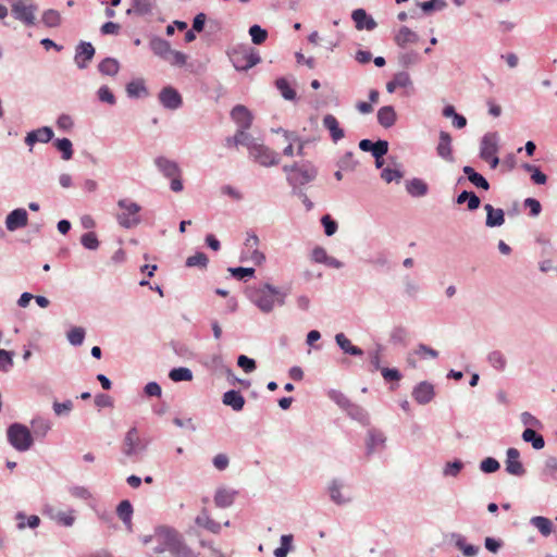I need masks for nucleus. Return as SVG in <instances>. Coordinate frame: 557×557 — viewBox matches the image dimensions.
Instances as JSON below:
<instances>
[{
	"label": "nucleus",
	"mask_w": 557,
	"mask_h": 557,
	"mask_svg": "<svg viewBox=\"0 0 557 557\" xmlns=\"http://www.w3.org/2000/svg\"><path fill=\"white\" fill-rule=\"evenodd\" d=\"M245 296L262 313H271L275 305L282 307L286 302L288 290H284L268 282H259L245 288Z\"/></svg>",
	"instance_id": "obj_1"
},
{
	"label": "nucleus",
	"mask_w": 557,
	"mask_h": 557,
	"mask_svg": "<svg viewBox=\"0 0 557 557\" xmlns=\"http://www.w3.org/2000/svg\"><path fill=\"white\" fill-rule=\"evenodd\" d=\"M153 536L158 541V545L153 547L154 554L168 550L173 557H178L181 554L189 553V546L185 543L183 535L172 527H157Z\"/></svg>",
	"instance_id": "obj_2"
},
{
	"label": "nucleus",
	"mask_w": 557,
	"mask_h": 557,
	"mask_svg": "<svg viewBox=\"0 0 557 557\" xmlns=\"http://www.w3.org/2000/svg\"><path fill=\"white\" fill-rule=\"evenodd\" d=\"M282 170L287 174L286 181L292 190L301 189V186L309 184L318 176V169L308 160L286 164Z\"/></svg>",
	"instance_id": "obj_3"
},
{
	"label": "nucleus",
	"mask_w": 557,
	"mask_h": 557,
	"mask_svg": "<svg viewBox=\"0 0 557 557\" xmlns=\"http://www.w3.org/2000/svg\"><path fill=\"white\" fill-rule=\"evenodd\" d=\"M230 61L238 72H247L261 62L259 52L251 47L238 46L228 52Z\"/></svg>",
	"instance_id": "obj_4"
},
{
	"label": "nucleus",
	"mask_w": 557,
	"mask_h": 557,
	"mask_svg": "<svg viewBox=\"0 0 557 557\" xmlns=\"http://www.w3.org/2000/svg\"><path fill=\"white\" fill-rule=\"evenodd\" d=\"M9 444L17 451H26L34 444L32 431L23 423L13 422L7 429Z\"/></svg>",
	"instance_id": "obj_5"
},
{
	"label": "nucleus",
	"mask_w": 557,
	"mask_h": 557,
	"mask_svg": "<svg viewBox=\"0 0 557 557\" xmlns=\"http://www.w3.org/2000/svg\"><path fill=\"white\" fill-rule=\"evenodd\" d=\"M38 4L34 0H15L11 4V14L26 27L37 25L36 13Z\"/></svg>",
	"instance_id": "obj_6"
},
{
	"label": "nucleus",
	"mask_w": 557,
	"mask_h": 557,
	"mask_svg": "<svg viewBox=\"0 0 557 557\" xmlns=\"http://www.w3.org/2000/svg\"><path fill=\"white\" fill-rule=\"evenodd\" d=\"M117 206L123 210L116 215V220L122 227L133 228L141 222L139 215L141 207L137 202L124 198L117 201Z\"/></svg>",
	"instance_id": "obj_7"
},
{
	"label": "nucleus",
	"mask_w": 557,
	"mask_h": 557,
	"mask_svg": "<svg viewBox=\"0 0 557 557\" xmlns=\"http://www.w3.org/2000/svg\"><path fill=\"white\" fill-rule=\"evenodd\" d=\"M249 156L255 162L262 166H273L280 163V156L277 152L269 148L263 144L255 141L253 146L250 147Z\"/></svg>",
	"instance_id": "obj_8"
},
{
	"label": "nucleus",
	"mask_w": 557,
	"mask_h": 557,
	"mask_svg": "<svg viewBox=\"0 0 557 557\" xmlns=\"http://www.w3.org/2000/svg\"><path fill=\"white\" fill-rule=\"evenodd\" d=\"M159 101L168 110H177L183 106L182 95L173 86H165L159 92Z\"/></svg>",
	"instance_id": "obj_9"
},
{
	"label": "nucleus",
	"mask_w": 557,
	"mask_h": 557,
	"mask_svg": "<svg viewBox=\"0 0 557 557\" xmlns=\"http://www.w3.org/2000/svg\"><path fill=\"white\" fill-rule=\"evenodd\" d=\"M506 472L513 476H523L527 470L520 460V451L515 447H509L506 450Z\"/></svg>",
	"instance_id": "obj_10"
},
{
	"label": "nucleus",
	"mask_w": 557,
	"mask_h": 557,
	"mask_svg": "<svg viewBox=\"0 0 557 557\" xmlns=\"http://www.w3.org/2000/svg\"><path fill=\"white\" fill-rule=\"evenodd\" d=\"M434 385L429 381H422L416 384L412 388L411 396L418 405H428L435 397Z\"/></svg>",
	"instance_id": "obj_11"
},
{
	"label": "nucleus",
	"mask_w": 557,
	"mask_h": 557,
	"mask_svg": "<svg viewBox=\"0 0 557 557\" xmlns=\"http://www.w3.org/2000/svg\"><path fill=\"white\" fill-rule=\"evenodd\" d=\"M96 53L95 47L89 41H79L75 49L74 61L79 70L88 66V63L94 59Z\"/></svg>",
	"instance_id": "obj_12"
},
{
	"label": "nucleus",
	"mask_w": 557,
	"mask_h": 557,
	"mask_svg": "<svg viewBox=\"0 0 557 557\" xmlns=\"http://www.w3.org/2000/svg\"><path fill=\"white\" fill-rule=\"evenodd\" d=\"M231 119L236 123L238 129L247 131L251 127L253 116L251 111L244 104H236L231 110Z\"/></svg>",
	"instance_id": "obj_13"
},
{
	"label": "nucleus",
	"mask_w": 557,
	"mask_h": 557,
	"mask_svg": "<svg viewBox=\"0 0 557 557\" xmlns=\"http://www.w3.org/2000/svg\"><path fill=\"white\" fill-rule=\"evenodd\" d=\"M28 224V213L24 208H16L8 213L5 227L9 232H15Z\"/></svg>",
	"instance_id": "obj_14"
},
{
	"label": "nucleus",
	"mask_w": 557,
	"mask_h": 557,
	"mask_svg": "<svg viewBox=\"0 0 557 557\" xmlns=\"http://www.w3.org/2000/svg\"><path fill=\"white\" fill-rule=\"evenodd\" d=\"M54 137L53 129L50 126H42L28 132L25 136V144L30 148L37 143L47 144Z\"/></svg>",
	"instance_id": "obj_15"
},
{
	"label": "nucleus",
	"mask_w": 557,
	"mask_h": 557,
	"mask_svg": "<svg viewBox=\"0 0 557 557\" xmlns=\"http://www.w3.org/2000/svg\"><path fill=\"white\" fill-rule=\"evenodd\" d=\"M144 448L145 446H140V440L137 428H131L127 431L123 441V454L127 457H132L138 451V449Z\"/></svg>",
	"instance_id": "obj_16"
},
{
	"label": "nucleus",
	"mask_w": 557,
	"mask_h": 557,
	"mask_svg": "<svg viewBox=\"0 0 557 557\" xmlns=\"http://www.w3.org/2000/svg\"><path fill=\"white\" fill-rule=\"evenodd\" d=\"M351 18L355 23V27L358 30H373L377 26V23L374 21V18L368 14L364 9L361 8L355 9L351 12Z\"/></svg>",
	"instance_id": "obj_17"
},
{
	"label": "nucleus",
	"mask_w": 557,
	"mask_h": 557,
	"mask_svg": "<svg viewBox=\"0 0 557 557\" xmlns=\"http://www.w3.org/2000/svg\"><path fill=\"white\" fill-rule=\"evenodd\" d=\"M154 164L157 169L165 176L166 178H172L173 176H181L182 171L177 162L170 160L163 156H159L154 159Z\"/></svg>",
	"instance_id": "obj_18"
},
{
	"label": "nucleus",
	"mask_w": 557,
	"mask_h": 557,
	"mask_svg": "<svg viewBox=\"0 0 557 557\" xmlns=\"http://www.w3.org/2000/svg\"><path fill=\"white\" fill-rule=\"evenodd\" d=\"M498 152V134L486 133L480 143V158L487 159V157Z\"/></svg>",
	"instance_id": "obj_19"
},
{
	"label": "nucleus",
	"mask_w": 557,
	"mask_h": 557,
	"mask_svg": "<svg viewBox=\"0 0 557 557\" xmlns=\"http://www.w3.org/2000/svg\"><path fill=\"white\" fill-rule=\"evenodd\" d=\"M436 152L438 157L442 159L453 162V148H451V136L446 131H441L438 136V144L436 147Z\"/></svg>",
	"instance_id": "obj_20"
},
{
	"label": "nucleus",
	"mask_w": 557,
	"mask_h": 557,
	"mask_svg": "<svg viewBox=\"0 0 557 557\" xmlns=\"http://www.w3.org/2000/svg\"><path fill=\"white\" fill-rule=\"evenodd\" d=\"M222 404L239 412L244 409L246 399L237 389H228L222 395Z\"/></svg>",
	"instance_id": "obj_21"
},
{
	"label": "nucleus",
	"mask_w": 557,
	"mask_h": 557,
	"mask_svg": "<svg viewBox=\"0 0 557 557\" xmlns=\"http://www.w3.org/2000/svg\"><path fill=\"white\" fill-rule=\"evenodd\" d=\"M149 48L154 55L163 60H169L170 53L172 52L170 41L159 36H152L150 38Z\"/></svg>",
	"instance_id": "obj_22"
},
{
	"label": "nucleus",
	"mask_w": 557,
	"mask_h": 557,
	"mask_svg": "<svg viewBox=\"0 0 557 557\" xmlns=\"http://www.w3.org/2000/svg\"><path fill=\"white\" fill-rule=\"evenodd\" d=\"M237 495V491L221 486L216 488L213 500L218 508H227L234 504Z\"/></svg>",
	"instance_id": "obj_23"
},
{
	"label": "nucleus",
	"mask_w": 557,
	"mask_h": 557,
	"mask_svg": "<svg viewBox=\"0 0 557 557\" xmlns=\"http://www.w3.org/2000/svg\"><path fill=\"white\" fill-rule=\"evenodd\" d=\"M450 539L465 557H475L479 554L480 547L469 544L462 534L453 532Z\"/></svg>",
	"instance_id": "obj_24"
},
{
	"label": "nucleus",
	"mask_w": 557,
	"mask_h": 557,
	"mask_svg": "<svg viewBox=\"0 0 557 557\" xmlns=\"http://www.w3.org/2000/svg\"><path fill=\"white\" fill-rule=\"evenodd\" d=\"M486 211L485 225L487 227H499L505 223V211L500 208H494L491 203L484 205Z\"/></svg>",
	"instance_id": "obj_25"
},
{
	"label": "nucleus",
	"mask_w": 557,
	"mask_h": 557,
	"mask_svg": "<svg viewBox=\"0 0 557 557\" xmlns=\"http://www.w3.org/2000/svg\"><path fill=\"white\" fill-rule=\"evenodd\" d=\"M156 0H132L131 8L126 10L127 15L145 16L152 14Z\"/></svg>",
	"instance_id": "obj_26"
},
{
	"label": "nucleus",
	"mask_w": 557,
	"mask_h": 557,
	"mask_svg": "<svg viewBox=\"0 0 557 557\" xmlns=\"http://www.w3.org/2000/svg\"><path fill=\"white\" fill-rule=\"evenodd\" d=\"M406 191L414 198L424 197L429 193V185L419 177H413L406 182Z\"/></svg>",
	"instance_id": "obj_27"
},
{
	"label": "nucleus",
	"mask_w": 557,
	"mask_h": 557,
	"mask_svg": "<svg viewBox=\"0 0 557 557\" xmlns=\"http://www.w3.org/2000/svg\"><path fill=\"white\" fill-rule=\"evenodd\" d=\"M323 126L330 132V136L334 143L345 137L344 129L339 126L337 119L332 114L323 117Z\"/></svg>",
	"instance_id": "obj_28"
},
{
	"label": "nucleus",
	"mask_w": 557,
	"mask_h": 557,
	"mask_svg": "<svg viewBox=\"0 0 557 557\" xmlns=\"http://www.w3.org/2000/svg\"><path fill=\"white\" fill-rule=\"evenodd\" d=\"M335 342H336L337 346L346 355L354 356V357H361L364 354L360 347L352 345L350 339L344 333L336 334Z\"/></svg>",
	"instance_id": "obj_29"
},
{
	"label": "nucleus",
	"mask_w": 557,
	"mask_h": 557,
	"mask_svg": "<svg viewBox=\"0 0 557 557\" xmlns=\"http://www.w3.org/2000/svg\"><path fill=\"white\" fill-rule=\"evenodd\" d=\"M377 123L384 128H391L397 121V114L393 106H384L377 111Z\"/></svg>",
	"instance_id": "obj_30"
},
{
	"label": "nucleus",
	"mask_w": 557,
	"mask_h": 557,
	"mask_svg": "<svg viewBox=\"0 0 557 557\" xmlns=\"http://www.w3.org/2000/svg\"><path fill=\"white\" fill-rule=\"evenodd\" d=\"M30 426L33 430V436L38 440H42L51 430V422L44 417L37 416L32 419Z\"/></svg>",
	"instance_id": "obj_31"
},
{
	"label": "nucleus",
	"mask_w": 557,
	"mask_h": 557,
	"mask_svg": "<svg viewBox=\"0 0 557 557\" xmlns=\"http://www.w3.org/2000/svg\"><path fill=\"white\" fill-rule=\"evenodd\" d=\"M462 172L467 176L468 181L476 188L483 190L490 189L488 181L481 173L476 172L472 166L465 165L462 168Z\"/></svg>",
	"instance_id": "obj_32"
},
{
	"label": "nucleus",
	"mask_w": 557,
	"mask_h": 557,
	"mask_svg": "<svg viewBox=\"0 0 557 557\" xmlns=\"http://www.w3.org/2000/svg\"><path fill=\"white\" fill-rule=\"evenodd\" d=\"M255 141V138L249 133H247V131L237 129L233 137L226 138L225 145L227 147L242 145L247 147L248 151H250V147L253 146Z\"/></svg>",
	"instance_id": "obj_33"
},
{
	"label": "nucleus",
	"mask_w": 557,
	"mask_h": 557,
	"mask_svg": "<svg viewBox=\"0 0 557 557\" xmlns=\"http://www.w3.org/2000/svg\"><path fill=\"white\" fill-rule=\"evenodd\" d=\"M395 44L400 47L405 48L408 44H416L419 40V36L417 33L411 30L407 26H401L398 30V33L394 37Z\"/></svg>",
	"instance_id": "obj_34"
},
{
	"label": "nucleus",
	"mask_w": 557,
	"mask_h": 557,
	"mask_svg": "<svg viewBox=\"0 0 557 557\" xmlns=\"http://www.w3.org/2000/svg\"><path fill=\"white\" fill-rule=\"evenodd\" d=\"M126 94L129 98H143L148 96V89L143 78H136L126 84Z\"/></svg>",
	"instance_id": "obj_35"
},
{
	"label": "nucleus",
	"mask_w": 557,
	"mask_h": 557,
	"mask_svg": "<svg viewBox=\"0 0 557 557\" xmlns=\"http://www.w3.org/2000/svg\"><path fill=\"white\" fill-rule=\"evenodd\" d=\"M385 436L382 432H379L374 429H370L368 431V437L366 441V454L370 456L374 453L377 446H383L385 443Z\"/></svg>",
	"instance_id": "obj_36"
},
{
	"label": "nucleus",
	"mask_w": 557,
	"mask_h": 557,
	"mask_svg": "<svg viewBox=\"0 0 557 557\" xmlns=\"http://www.w3.org/2000/svg\"><path fill=\"white\" fill-rule=\"evenodd\" d=\"M343 487V483L338 479H333L329 485V495L333 503L338 506L346 505L350 502L349 497H344L341 490Z\"/></svg>",
	"instance_id": "obj_37"
},
{
	"label": "nucleus",
	"mask_w": 557,
	"mask_h": 557,
	"mask_svg": "<svg viewBox=\"0 0 557 557\" xmlns=\"http://www.w3.org/2000/svg\"><path fill=\"white\" fill-rule=\"evenodd\" d=\"M411 85L412 81L410 78V75L407 72L401 71L396 73L393 76V78L389 82H387L386 89L389 94H393L398 87L406 88Z\"/></svg>",
	"instance_id": "obj_38"
},
{
	"label": "nucleus",
	"mask_w": 557,
	"mask_h": 557,
	"mask_svg": "<svg viewBox=\"0 0 557 557\" xmlns=\"http://www.w3.org/2000/svg\"><path fill=\"white\" fill-rule=\"evenodd\" d=\"M541 475L544 482L557 481V457L548 456L546 458Z\"/></svg>",
	"instance_id": "obj_39"
},
{
	"label": "nucleus",
	"mask_w": 557,
	"mask_h": 557,
	"mask_svg": "<svg viewBox=\"0 0 557 557\" xmlns=\"http://www.w3.org/2000/svg\"><path fill=\"white\" fill-rule=\"evenodd\" d=\"M521 438L525 443H530L535 450H540L545 447V440L542 434L531 428H525L521 434Z\"/></svg>",
	"instance_id": "obj_40"
},
{
	"label": "nucleus",
	"mask_w": 557,
	"mask_h": 557,
	"mask_svg": "<svg viewBox=\"0 0 557 557\" xmlns=\"http://www.w3.org/2000/svg\"><path fill=\"white\" fill-rule=\"evenodd\" d=\"M274 85L285 100L295 101L297 99V92L287 78L278 77L275 79Z\"/></svg>",
	"instance_id": "obj_41"
},
{
	"label": "nucleus",
	"mask_w": 557,
	"mask_h": 557,
	"mask_svg": "<svg viewBox=\"0 0 557 557\" xmlns=\"http://www.w3.org/2000/svg\"><path fill=\"white\" fill-rule=\"evenodd\" d=\"M530 524L539 530V532L547 537L554 532V525L550 519L543 516H534L530 519Z\"/></svg>",
	"instance_id": "obj_42"
},
{
	"label": "nucleus",
	"mask_w": 557,
	"mask_h": 557,
	"mask_svg": "<svg viewBox=\"0 0 557 557\" xmlns=\"http://www.w3.org/2000/svg\"><path fill=\"white\" fill-rule=\"evenodd\" d=\"M345 411L351 419L357 420L363 425H368L370 423V417L368 411L360 405L350 403Z\"/></svg>",
	"instance_id": "obj_43"
},
{
	"label": "nucleus",
	"mask_w": 557,
	"mask_h": 557,
	"mask_svg": "<svg viewBox=\"0 0 557 557\" xmlns=\"http://www.w3.org/2000/svg\"><path fill=\"white\" fill-rule=\"evenodd\" d=\"M134 508L128 499H123L116 506V515L126 527L132 525Z\"/></svg>",
	"instance_id": "obj_44"
},
{
	"label": "nucleus",
	"mask_w": 557,
	"mask_h": 557,
	"mask_svg": "<svg viewBox=\"0 0 557 557\" xmlns=\"http://www.w3.org/2000/svg\"><path fill=\"white\" fill-rule=\"evenodd\" d=\"M195 523L207 529L213 534H219L222 529L219 522L214 521L207 515L206 509L202 510V515L196 517Z\"/></svg>",
	"instance_id": "obj_45"
},
{
	"label": "nucleus",
	"mask_w": 557,
	"mask_h": 557,
	"mask_svg": "<svg viewBox=\"0 0 557 557\" xmlns=\"http://www.w3.org/2000/svg\"><path fill=\"white\" fill-rule=\"evenodd\" d=\"M41 23L48 28H57L62 24V16L54 9H47L41 14Z\"/></svg>",
	"instance_id": "obj_46"
},
{
	"label": "nucleus",
	"mask_w": 557,
	"mask_h": 557,
	"mask_svg": "<svg viewBox=\"0 0 557 557\" xmlns=\"http://www.w3.org/2000/svg\"><path fill=\"white\" fill-rule=\"evenodd\" d=\"M53 147L61 153V158L65 161L72 159L74 149L72 141L66 138H57L53 140Z\"/></svg>",
	"instance_id": "obj_47"
},
{
	"label": "nucleus",
	"mask_w": 557,
	"mask_h": 557,
	"mask_svg": "<svg viewBox=\"0 0 557 557\" xmlns=\"http://www.w3.org/2000/svg\"><path fill=\"white\" fill-rule=\"evenodd\" d=\"M98 71L102 75L115 76L120 71V62L114 58L107 57L98 64Z\"/></svg>",
	"instance_id": "obj_48"
},
{
	"label": "nucleus",
	"mask_w": 557,
	"mask_h": 557,
	"mask_svg": "<svg viewBox=\"0 0 557 557\" xmlns=\"http://www.w3.org/2000/svg\"><path fill=\"white\" fill-rule=\"evenodd\" d=\"M294 535L283 534L280 539V546L274 549L275 557H287L288 553L294 550Z\"/></svg>",
	"instance_id": "obj_49"
},
{
	"label": "nucleus",
	"mask_w": 557,
	"mask_h": 557,
	"mask_svg": "<svg viewBox=\"0 0 557 557\" xmlns=\"http://www.w3.org/2000/svg\"><path fill=\"white\" fill-rule=\"evenodd\" d=\"M169 377L171 381L177 383L189 382L193 380L194 375L190 369L186 367H177L170 370Z\"/></svg>",
	"instance_id": "obj_50"
},
{
	"label": "nucleus",
	"mask_w": 557,
	"mask_h": 557,
	"mask_svg": "<svg viewBox=\"0 0 557 557\" xmlns=\"http://www.w3.org/2000/svg\"><path fill=\"white\" fill-rule=\"evenodd\" d=\"M231 276L240 282H247L249 278L255 276L256 270L255 268H244V267H232L228 268Z\"/></svg>",
	"instance_id": "obj_51"
},
{
	"label": "nucleus",
	"mask_w": 557,
	"mask_h": 557,
	"mask_svg": "<svg viewBox=\"0 0 557 557\" xmlns=\"http://www.w3.org/2000/svg\"><path fill=\"white\" fill-rule=\"evenodd\" d=\"M381 374L387 383L396 384L391 385V391H395L398 387V382L403 379V373L397 368L384 367L381 369Z\"/></svg>",
	"instance_id": "obj_52"
},
{
	"label": "nucleus",
	"mask_w": 557,
	"mask_h": 557,
	"mask_svg": "<svg viewBox=\"0 0 557 557\" xmlns=\"http://www.w3.org/2000/svg\"><path fill=\"white\" fill-rule=\"evenodd\" d=\"M523 170L531 173V181L535 185H544L547 182V175L541 171V169L536 165L530 163L522 164Z\"/></svg>",
	"instance_id": "obj_53"
},
{
	"label": "nucleus",
	"mask_w": 557,
	"mask_h": 557,
	"mask_svg": "<svg viewBox=\"0 0 557 557\" xmlns=\"http://www.w3.org/2000/svg\"><path fill=\"white\" fill-rule=\"evenodd\" d=\"M208 263V256L202 251H197L195 255L189 256L185 261V265L187 268L197 267L199 269H207Z\"/></svg>",
	"instance_id": "obj_54"
},
{
	"label": "nucleus",
	"mask_w": 557,
	"mask_h": 557,
	"mask_svg": "<svg viewBox=\"0 0 557 557\" xmlns=\"http://www.w3.org/2000/svg\"><path fill=\"white\" fill-rule=\"evenodd\" d=\"M16 519L20 521L17 523L18 529H24L25 527L36 529L40 524V518L37 515L26 516L20 511L16 513Z\"/></svg>",
	"instance_id": "obj_55"
},
{
	"label": "nucleus",
	"mask_w": 557,
	"mask_h": 557,
	"mask_svg": "<svg viewBox=\"0 0 557 557\" xmlns=\"http://www.w3.org/2000/svg\"><path fill=\"white\" fill-rule=\"evenodd\" d=\"M248 33L251 37L252 44L255 45H262L269 37L268 30L258 24L251 25Z\"/></svg>",
	"instance_id": "obj_56"
},
{
	"label": "nucleus",
	"mask_w": 557,
	"mask_h": 557,
	"mask_svg": "<svg viewBox=\"0 0 557 557\" xmlns=\"http://www.w3.org/2000/svg\"><path fill=\"white\" fill-rule=\"evenodd\" d=\"M417 5L421 8L424 14H431L434 11H441L447 7L445 0H428L423 2H417Z\"/></svg>",
	"instance_id": "obj_57"
},
{
	"label": "nucleus",
	"mask_w": 557,
	"mask_h": 557,
	"mask_svg": "<svg viewBox=\"0 0 557 557\" xmlns=\"http://www.w3.org/2000/svg\"><path fill=\"white\" fill-rule=\"evenodd\" d=\"M487 362L497 371H504L507 364L505 356L499 350H493L487 355Z\"/></svg>",
	"instance_id": "obj_58"
},
{
	"label": "nucleus",
	"mask_w": 557,
	"mask_h": 557,
	"mask_svg": "<svg viewBox=\"0 0 557 557\" xmlns=\"http://www.w3.org/2000/svg\"><path fill=\"white\" fill-rule=\"evenodd\" d=\"M86 331L82 326H73L67 332V339L73 346H81L84 343Z\"/></svg>",
	"instance_id": "obj_59"
},
{
	"label": "nucleus",
	"mask_w": 557,
	"mask_h": 557,
	"mask_svg": "<svg viewBox=\"0 0 557 557\" xmlns=\"http://www.w3.org/2000/svg\"><path fill=\"white\" fill-rule=\"evenodd\" d=\"M479 469L485 474H491L497 472L500 469V463L494 457H486L481 460Z\"/></svg>",
	"instance_id": "obj_60"
},
{
	"label": "nucleus",
	"mask_w": 557,
	"mask_h": 557,
	"mask_svg": "<svg viewBox=\"0 0 557 557\" xmlns=\"http://www.w3.org/2000/svg\"><path fill=\"white\" fill-rule=\"evenodd\" d=\"M407 335H408V332H407L406 327H404L401 325L395 326L391 332L389 341L394 345L406 346L407 345V342H406Z\"/></svg>",
	"instance_id": "obj_61"
},
{
	"label": "nucleus",
	"mask_w": 557,
	"mask_h": 557,
	"mask_svg": "<svg viewBox=\"0 0 557 557\" xmlns=\"http://www.w3.org/2000/svg\"><path fill=\"white\" fill-rule=\"evenodd\" d=\"M321 224L326 236H333L338 230V223L330 214L321 216Z\"/></svg>",
	"instance_id": "obj_62"
},
{
	"label": "nucleus",
	"mask_w": 557,
	"mask_h": 557,
	"mask_svg": "<svg viewBox=\"0 0 557 557\" xmlns=\"http://www.w3.org/2000/svg\"><path fill=\"white\" fill-rule=\"evenodd\" d=\"M327 396L343 410H346V408L351 403L350 399L345 394L337 389H330Z\"/></svg>",
	"instance_id": "obj_63"
},
{
	"label": "nucleus",
	"mask_w": 557,
	"mask_h": 557,
	"mask_svg": "<svg viewBox=\"0 0 557 557\" xmlns=\"http://www.w3.org/2000/svg\"><path fill=\"white\" fill-rule=\"evenodd\" d=\"M97 98L100 102L108 103L110 106H114L116 103V98L112 90L107 85H102L97 90Z\"/></svg>",
	"instance_id": "obj_64"
}]
</instances>
